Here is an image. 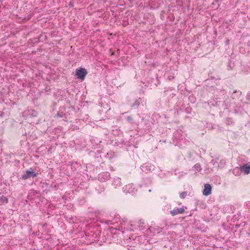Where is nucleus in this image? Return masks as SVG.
<instances>
[{"label":"nucleus","mask_w":250,"mask_h":250,"mask_svg":"<svg viewBox=\"0 0 250 250\" xmlns=\"http://www.w3.org/2000/svg\"><path fill=\"white\" fill-rule=\"evenodd\" d=\"M186 134L181 130H177L173 133V144L175 146H182L189 142L185 138Z\"/></svg>","instance_id":"nucleus-1"},{"label":"nucleus","mask_w":250,"mask_h":250,"mask_svg":"<svg viewBox=\"0 0 250 250\" xmlns=\"http://www.w3.org/2000/svg\"><path fill=\"white\" fill-rule=\"evenodd\" d=\"M87 74V72L85 68H81L77 69L76 71V75L77 78L82 80H83Z\"/></svg>","instance_id":"nucleus-2"},{"label":"nucleus","mask_w":250,"mask_h":250,"mask_svg":"<svg viewBox=\"0 0 250 250\" xmlns=\"http://www.w3.org/2000/svg\"><path fill=\"white\" fill-rule=\"evenodd\" d=\"M37 175V173L35 172L31 169L30 170H27L25 171V173L22 176V179L25 180L32 177H36Z\"/></svg>","instance_id":"nucleus-3"},{"label":"nucleus","mask_w":250,"mask_h":250,"mask_svg":"<svg viewBox=\"0 0 250 250\" xmlns=\"http://www.w3.org/2000/svg\"><path fill=\"white\" fill-rule=\"evenodd\" d=\"M144 225L145 223L141 220L136 221L134 224H131L132 227H134L135 229H138L140 230H143L144 229Z\"/></svg>","instance_id":"nucleus-4"},{"label":"nucleus","mask_w":250,"mask_h":250,"mask_svg":"<svg viewBox=\"0 0 250 250\" xmlns=\"http://www.w3.org/2000/svg\"><path fill=\"white\" fill-rule=\"evenodd\" d=\"M185 212L184 207H183L180 208H175L174 209L170 211V213L172 216H174L178 214H182Z\"/></svg>","instance_id":"nucleus-5"},{"label":"nucleus","mask_w":250,"mask_h":250,"mask_svg":"<svg viewBox=\"0 0 250 250\" xmlns=\"http://www.w3.org/2000/svg\"><path fill=\"white\" fill-rule=\"evenodd\" d=\"M211 186L209 184H206L204 186V189L203 191V194L205 196H208L211 193Z\"/></svg>","instance_id":"nucleus-6"},{"label":"nucleus","mask_w":250,"mask_h":250,"mask_svg":"<svg viewBox=\"0 0 250 250\" xmlns=\"http://www.w3.org/2000/svg\"><path fill=\"white\" fill-rule=\"evenodd\" d=\"M154 166H152L149 163H146L141 167L142 171L144 172L147 173L150 171L152 168L154 169Z\"/></svg>","instance_id":"nucleus-7"},{"label":"nucleus","mask_w":250,"mask_h":250,"mask_svg":"<svg viewBox=\"0 0 250 250\" xmlns=\"http://www.w3.org/2000/svg\"><path fill=\"white\" fill-rule=\"evenodd\" d=\"M240 171L245 174H248L250 172V163H248L241 167Z\"/></svg>","instance_id":"nucleus-8"},{"label":"nucleus","mask_w":250,"mask_h":250,"mask_svg":"<svg viewBox=\"0 0 250 250\" xmlns=\"http://www.w3.org/2000/svg\"><path fill=\"white\" fill-rule=\"evenodd\" d=\"M8 202V199L4 195H2L0 197V205H2L4 203Z\"/></svg>","instance_id":"nucleus-9"},{"label":"nucleus","mask_w":250,"mask_h":250,"mask_svg":"<svg viewBox=\"0 0 250 250\" xmlns=\"http://www.w3.org/2000/svg\"><path fill=\"white\" fill-rule=\"evenodd\" d=\"M241 172L240 168L236 167L233 170V173L235 175H239Z\"/></svg>","instance_id":"nucleus-10"},{"label":"nucleus","mask_w":250,"mask_h":250,"mask_svg":"<svg viewBox=\"0 0 250 250\" xmlns=\"http://www.w3.org/2000/svg\"><path fill=\"white\" fill-rule=\"evenodd\" d=\"M194 168L198 171H200L202 169L201 165L199 163L195 164L194 166Z\"/></svg>","instance_id":"nucleus-11"},{"label":"nucleus","mask_w":250,"mask_h":250,"mask_svg":"<svg viewBox=\"0 0 250 250\" xmlns=\"http://www.w3.org/2000/svg\"><path fill=\"white\" fill-rule=\"evenodd\" d=\"M187 192L184 191L180 193V197L181 198L184 199L187 196Z\"/></svg>","instance_id":"nucleus-12"},{"label":"nucleus","mask_w":250,"mask_h":250,"mask_svg":"<svg viewBox=\"0 0 250 250\" xmlns=\"http://www.w3.org/2000/svg\"><path fill=\"white\" fill-rule=\"evenodd\" d=\"M225 122L226 124L227 125H231L233 123V121L231 119H227Z\"/></svg>","instance_id":"nucleus-13"},{"label":"nucleus","mask_w":250,"mask_h":250,"mask_svg":"<svg viewBox=\"0 0 250 250\" xmlns=\"http://www.w3.org/2000/svg\"><path fill=\"white\" fill-rule=\"evenodd\" d=\"M217 163V161L214 160H212L210 162V163L213 165H215V163Z\"/></svg>","instance_id":"nucleus-14"},{"label":"nucleus","mask_w":250,"mask_h":250,"mask_svg":"<svg viewBox=\"0 0 250 250\" xmlns=\"http://www.w3.org/2000/svg\"><path fill=\"white\" fill-rule=\"evenodd\" d=\"M163 142H166V140L163 141ZM159 143H161V144H162V141L161 140H160V141H159Z\"/></svg>","instance_id":"nucleus-15"},{"label":"nucleus","mask_w":250,"mask_h":250,"mask_svg":"<svg viewBox=\"0 0 250 250\" xmlns=\"http://www.w3.org/2000/svg\"><path fill=\"white\" fill-rule=\"evenodd\" d=\"M147 231H150V228H148L147 229Z\"/></svg>","instance_id":"nucleus-16"}]
</instances>
